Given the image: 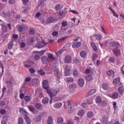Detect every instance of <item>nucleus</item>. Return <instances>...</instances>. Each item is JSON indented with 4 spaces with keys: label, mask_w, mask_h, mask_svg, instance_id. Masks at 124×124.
Segmentation results:
<instances>
[{
    "label": "nucleus",
    "mask_w": 124,
    "mask_h": 124,
    "mask_svg": "<svg viewBox=\"0 0 124 124\" xmlns=\"http://www.w3.org/2000/svg\"><path fill=\"white\" fill-rule=\"evenodd\" d=\"M117 48H115L113 50V52L114 54L116 56H119L120 54V51L119 49H118Z\"/></svg>",
    "instance_id": "obj_1"
},
{
    "label": "nucleus",
    "mask_w": 124,
    "mask_h": 124,
    "mask_svg": "<svg viewBox=\"0 0 124 124\" xmlns=\"http://www.w3.org/2000/svg\"><path fill=\"white\" fill-rule=\"evenodd\" d=\"M42 87L43 88L45 89L47 88V87H49L48 86V81L47 80H44L42 82Z\"/></svg>",
    "instance_id": "obj_2"
},
{
    "label": "nucleus",
    "mask_w": 124,
    "mask_h": 124,
    "mask_svg": "<svg viewBox=\"0 0 124 124\" xmlns=\"http://www.w3.org/2000/svg\"><path fill=\"white\" fill-rule=\"evenodd\" d=\"M111 46L115 48H118L120 46V44L118 42L113 41L111 42Z\"/></svg>",
    "instance_id": "obj_3"
},
{
    "label": "nucleus",
    "mask_w": 124,
    "mask_h": 124,
    "mask_svg": "<svg viewBox=\"0 0 124 124\" xmlns=\"http://www.w3.org/2000/svg\"><path fill=\"white\" fill-rule=\"evenodd\" d=\"M54 72L56 76L57 77V78L59 79L60 77L61 76V74L59 72V70L58 69H55L54 70Z\"/></svg>",
    "instance_id": "obj_4"
},
{
    "label": "nucleus",
    "mask_w": 124,
    "mask_h": 124,
    "mask_svg": "<svg viewBox=\"0 0 124 124\" xmlns=\"http://www.w3.org/2000/svg\"><path fill=\"white\" fill-rule=\"evenodd\" d=\"M81 43L80 42H76L73 44L72 46L73 48H78L81 46Z\"/></svg>",
    "instance_id": "obj_5"
},
{
    "label": "nucleus",
    "mask_w": 124,
    "mask_h": 124,
    "mask_svg": "<svg viewBox=\"0 0 124 124\" xmlns=\"http://www.w3.org/2000/svg\"><path fill=\"white\" fill-rule=\"evenodd\" d=\"M78 84L80 87H83L84 85V79L81 78H79L78 81Z\"/></svg>",
    "instance_id": "obj_6"
},
{
    "label": "nucleus",
    "mask_w": 124,
    "mask_h": 124,
    "mask_svg": "<svg viewBox=\"0 0 124 124\" xmlns=\"http://www.w3.org/2000/svg\"><path fill=\"white\" fill-rule=\"evenodd\" d=\"M41 60L42 63L44 64L48 63L49 61L46 56H44L41 58Z\"/></svg>",
    "instance_id": "obj_7"
},
{
    "label": "nucleus",
    "mask_w": 124,
    "mask_h": 124,
    "mask_svg": "<svg viewBox=\"0 0 124 124\" xmlns=\"http://www.w3.org/2000/svg\"><path fill=\"white\" fill-rule=\"evenodd\" d=\"M96 91V90L95 89H93L90 90L88 92V93L86 95V97H88L90 95H92L95 93Z\"/></svg>",
    "instance_id": "obj_8"
},
{
    "label": "nucleus",
    "mask_w": 124,
    "mask_h": 124,
    "mask_svg": "<svg viewBox=\"0 0 124 124\" xmlns=\"http://www.w3.org/2000/svg\"><path fill=\"white\" fill-rule=\"evenodd\" d=\"M62 103L60 102H57L55 103L54 106L55 108L58 109L61 108L62 105Z\"/></svg>",
    "instance_id": "obj_9"
},
{
    "label": "nucleus",
    "mask_w": 124,
    "mask_h": 124,
    "mask_svg": "<svg viewBox=\"0 0 124 124\" xmlns=\"http://www.w3.org/2000/svg\"><path fill=\"white\" fill-rule=\"evenodd\" d=\"M32 83L33 86H37L38 85L39 81L37 78L33 79L32 80Z\"/></svg>",
    "instance_id": "obj_10"
},
{
    "label": "nucleus",
    "mask_w": 124,
    "mask_h": 124,
    "mask_svg": "<svg viewBox=\"0 0 124 124\" xmlns=\"http://www.w3.org/2000/svg\"><path fill=\"white\" fill-rule=\"evenodd\" d=\"M73 74L74 76L77 77L78 76L79 73L78 70L76 69H74L73 70Z\"/></svg>",
    "instance_id": "obj_11"
},
{
    "label": "nucleus",
    "mask_w": 124,
    "mask_h": 124,
    "mask_svg": "<svg viewBox=\"0 0 124 124\" xmlns=\"http://www.w3.org/2000/svg\"><path fill=\"white\" fill-rule=\"evenodd\" d=\"M90 44L93 50L95 52H97L98 51L97 49L95 43L93 42H91L90 43Z\"/></svg>",
    "instance_id": "obj_12"
},
{
    "label": "nucleus",
    "mask_w": 124,
    "mask_h": 124,
    "mask_svg": "<svg viewBox=\"0 0 124 124\" xmlns=\"http://www.w3.org/2000/svg\"><path fill=\"white\" fill-rule=\"evenodd\" d=\"M2 13L6 16L8 17H9L11 16L12 14L11 12L9 10L7 11L6 12H2Z\"/></svg>",
    "instance_id": "obj_13"
},
{
    "label": "nucleus",
    "mask_w": 124,
    "mask_h": 124,
    "mask_svg": "<svg viewBox=\"0 0 124 124\" xmlns=\"http://www.w3.org/2000/svg\"><path fill=\"white\" fill-rule=\"evenodd\" d=\"M60 91V89L59 88H57L53 90L52 92L53 97V96L57 95Z\"/></svg>",
    "instance_id": "obj_14"
},
{
    "label": "nucleus",
    "mask_w": 124,
    "mask_h": 124,
    "mask_svg": "<svg viewBox=\"0 0 124 124\" xmlns=\"http://www.w3.org/2000/svg\"><path fill=\"white\" fill-rule=\"evenodd\" d=\"M85 80L88 81H90L93 79V77L92 75L89 74L87 76H85Z\"/></svg>",
    "instance_id": "obj_15"
},
{
    "label": "nucleus",
    "mask_w": 124,
    "mask_h": 124,
    "mask_svg": "<svg viewBox=\"0 0 124 124\" xmlns=\"http://www.w3.org/2000/svg\"><path fill=\"white\" fill-rule=\"evenodd\" d=\"M115 73V72L112 70H110L106 72V74L108 76L110 77L111 75H113Z\"/></svg>",
    "instance_id": "obj_16"
},
{
    "label": "nucleus",
    "mask_w": 124,
    "mask_h": 124,
    "mask_svg": "<svg viewBox=\"0 0 124 124\" xmlns=\"http://www.w3.org/2000/svg\"><path fill=\"white\" fill-rule=\"evenodd\" d=\"M71 58L70 56H66L65 58V62L67 63L70 62L71 61Z\"/></svg>",
    "instance_id": "obj_17"
},
{
    "label": "nucleus",
    "mask_w": 124,
    "mask_h": 124,
    "mask_svg": "<svg viewBox=\"0 0 124 124\" xmlns=\"http://www.w3.org/2000/svg\"><path fill=\"white\" fill-rule=\"evenodd\" d=\"M66 8H65L64 10L62 11H60L59 13V15L60 16H64V17L65 16V15L66 14L65 12H66Z\"/></svg>",
    "instance_id": "obj_18"
},
{
    "label": "nucleus",
    "mask_w": 124,
    "mask_h": 124,
    "mask_svg": "<svg viewBox=\"0 0 124 124\" xmlns=\"http://www.w3.org/2000/svg\"><path fill=\"white\" fill-rule=\"evenodd\" d=\"M45 89L46 90L47 93L49 95L50 97H53L52 92L51 91L49 87H47V88Z\"/></svg>",
    "instance_id": "obj_19"
},
{
    "label": "nucleus",
    "mask_w": 124,
    "mask_h": 124,
    "mask_svg": "<svg viewBox=\"0 0 124 124\" xmlns=\"http://www.w3.org/2000/svg\"><path fill=\"white\" fill-rule=\"evenodd\" d=\"M118 96V94L117 93L114 92L113 93L111 97L112 98L116 99L117 98Z\"/></svg>",
    "instance_id": "obj_20"
},
{
    "label": "nucleus",
    "mask_w": 124,
    "mask_h": 124,
    "mask_svg": "<svg viewBox=\"0 0 124 124\" xmlns=\"http://www.w3.org/2000/svg\"><path fill=\"white\" fill-rule=\"evenodd\" d=\"M99 105L101 107H104L107 106L106 102L104 101H101L99 104Z\"/></svg>",
    "instance_id": "obj_21"
},
{
    "label": "nucleus",
    "mask_w": 124,
    "mask_h": 124,
    "mask_svg": "<svg viewBox=\"0 0 124 124\" xmlns=\"http://www.w3.org/2000/svg\"><path fill=\"white\" fill-rule=\"evenodd\" d=\"M66 82H73L74 81V79L71 77H68L65 79Z\"/></svg>",
    "instance_id": "obj_22"
},
{
    "label": "nucleus",
    "mask_w": 124,
    "mask_h": 124,
    "mask_svg": "<svg viewBox=\"0 0 124 124\" xmlns=\"http://www.w3.org/2000/svg\"><path fill=\"white\" fill-rule=\"evenodd\" d=\"M69 88L76 89L77 87V85L75 83H73L69 85Z\"/></svg>",
    "instance_id": "obj_23"
},
{
    "label": "nucleus",
    "mask_w": 124,
    "mask_h": 124,
    "mask_svg": "<svg viewBox=\"0 0 124 124\" xmlns=\"http://www.w3.org/2000/svg\"><path fill=\"white\" fill-rule=\"evenodd\" d=\"M93 113L91 111L88 112L86 114V115L87 117L90 118L92 117L94 115Z\"/></svg>",
    "instance_id": "obj_24"
},
{
    "label": "nucleus",
    "mask_w": 124,
    "mask_h": 124,
    "mask_svg": "<svg viewBox=\"0 0 124 124\" xmlns=\"http://www.w3.org/2000/svg\"><path fill=\"white\" fill-rule=\"evenodd\" d=\"M49 100V98L47 97L44 98L42 100V102L43 104H46L48 103Z\"/></svg>",
    "instance_id": "obj_25"
},
{
    "label": "nucleus",
    "mask_w": 124,
    "mask_h": 124,
    "mask_svg": "<svg viewBox=\"0 0 124 124\" xmlns=\"http://www.w3.org/2000/svg\"><path fill=\"white\" fill-rule=\"evenodd\" d=\"M53 119L51 116H49L47 120L48 124H52L53 122Z\"/></svg>",
    "instance_id": "obj_26"
},
{
    "label": "nucleus",
    "mask_w": 124,
    "mask_h": 124,
    "mask_svg": "<svg viewBox=\"0 0 124 124\" xmlns=\"http://www.w3.org/2000/svg\"><path fill=\"white\" fill-rule=\"evenodd\" d=\"M34 42V39L33 38L29 39L27 40V43L29 44H31Z\"/></svg>",
    "instance_id": "obj_27"
},
{
    "label": "nucleus",
    "mask_w": 124,
    "mask_h": 124,
    "mask_svg": "<svg viewBox=\"0 0 124 124\" xmlns=\"http://www.w3.org/2000/svg\"><path fill=\"white\" fill-rule=\"evenodd\" d=\"M120 82V79L118 78H116L114 80L113 83L114 84H117Z\"/></svg>",
    "instance_id": "obj_28"
},
{
    "label": "nucleus",
    "mask_w": 124,
    "mask_h": 124,
    "mask_svg": "<svg viewBox=\"0 0 124 124\" xmlns=\"http://www.w3.org/2000/svg\"><path fill=\"white\" fill-rule=\"evenodd\" d=\"M63 119L62 117H59L57 118V122L58 124L62 123L63 121Z\"/></svg>",
    "instance_id": "obj_29"
},
{
    "label": "nucleus",
    "mask_w": 124,
    "mask_h": 124,
    "mask_svg": "<svg viewBox=\"0 0 124 124\" xmlns=\"http://www.w3.org/2000/svg\"><path fill=\"white\" fill-rule=\"evenodd\" d=\"M80 56L83 58H85L86 56V54L85 51H81L80 54Z\"/></svg>",
    "instance_id": "obj_30"
},
{
    "label": "nucleus",
    "mask_w": 124,
    "mask_h": 124,
    "mask_svg": "<svg viewBox=\"0 0 124 124\" xmlns=\"http://www.w3.org/2000/svg\"><path fill=\"white\" fill-rule=\"evenodd\" d=\"M119 92L121 94V95L123 94V93L124 92V89L122 86L120 87L118 89Z\"/></svg>",
    "instance_id": "obj_31"
},
{
    "label": "nucleus",
    "mask_w": 124,
    "mask_h": 124,
    "mask_svg": "<svg viewBox=\"0 0 124 124\" xmlns=\"http://www.w3.org/2000/svg\"><path fill=\"white\" fill-rule=\"evenodd\" d=\"M85 113V112L83 110H82L79 111L78 112V116H81L83 115Z\"/></svg>",
    "instance_id": "obj_32"
},
{
    "label": "nucleus",
    "mask_w": 124,
    "mask_h": 124,
    "mask_svg": "<svg viewBox=\"0 0 124 124\" xmlns=\"http://www.w3.org/2000/svg\"><path fill=\"white\" fill-rule=\"evenodd\" d=\"M48 58L52 60H54L55 59V58L53 56V54L49 53L48 54Z\"/></svg>",
    "instance_id": "obj_33"
},
{
    "label": "nucleus",
    "mask_w": 124,
    "mask_h": 124,
    "mask_svg": "<svg viewBox=\"0 0 124 124\" xmlns=\"http://www.w3.org/2000/svg\"><path fill=\"white\" fill-rule=\"evenodd\" d=\"M101 97L99 96H97L96 98L95 101L96 103L99 104L101 101Z\"/></svg>",
    "instance_id": "obj_34"
},
{
    "label": "nucleus",
    "mask_w": 124,
    "mask_h": 124,
    "mask_svg": "<svg viewBox=\"0 0 124 124\" xmlns=\"http://www.w3.org/2000/svg\"><path fill=\"white\" fill-rule=\"evenodd\" d=\"M102 87L105 90H108V85L107 84L105 83L102 84Z\"/></svg>",
    "instance_id": "obj_35"
},
{
    "label": "nucleus",
    "mask_w": 124,
    "mask_h": 124,
    "mask_svg": "<svg viewBox=\"0 0 124 124\" xmlns=\"http://www.w3.org/2000/svg\"><path fill=\"white\" fill-rule=\"evenodd\" d=\"M116 58L113 57H110L108 59V61L114 63L115 61Z\"/></svg>",
    "instance_id": "obj_36"
},
{
    "label": "nucleus",
    "mask_w": 124,
    "mask_h": 124,
    "mask_svg": "<svg viewBox=\"0 0 124 124\" xmlns=\"http://www.w3.org/2000/svg\"><path fill=\"white\" fill-rule=\"evenodd\" d=\"M72 73L71 70H65V75L68 76L70 75Z\"/></svg>",
    "instance_id": "obj_37"
},
{
    "label": "nucleus",
    "mask_w": 124,
    "mask_h": 124,
    "mask_svg": "<svg viewBox=\"0 0 124 124\" xmlns=\"http://www.w3.org/2000/svg\"><path fill=\"white\" fill-rule=\"evenodd\" d=\"M18 124H23V120L21 117H19L18 120Z\"/></svg>",
    "instance_id": "obj_38"
},
{
    "label": "nucleus",
    "mask_w": 124,
    "mask_h": 124,
    "mask_svg": "<svg viewBox=\"0 0 124 124\" xmlns=\"http://www.w3.org/2000/svg\"><path fill=\"white\" fill-rule=\"evenodd\" d=\"M62 8V7L61 6L60 4L56 5L55 7V9L56 11L61 10Z\"/></svg>",
    "instance_id": "obj_39"
},
{
    "label": "nucleus",
    "mask_w": 124,
    "mask_h": 124,
    "mask_svg": "<svg viewBox=\"0 0 124 124\" xmlns=\"http://www.w3.org/2000/svg\"><path fill=\"white\" fill-rule=\"evenodd\" d=\"M7 117L3 118L1 121L2 124H7Z\"/></svg>",
    "instance_id": "obj_40"
},
{
    "label": "nucleus",
    "mask_w": 124,
    "mask_h": 124,
    "mask_svg": "<svg viewBox=\"0 0 124 124\" xmlns=\"http://www.w3.org/2000/svg\"><path fill=\"white\" fill-rule=\"evenodd\" d=\"M74 110V108L73 106H70L68 112L69 113H72Z\"/></svg>",
    "instance_id": "obj_41"
},
{
    "label": "nucleus",
    "mask_w": 124,
    "mask_h": 124,
    "mask_svg": "<svg viewBox=\"0 0 124 124\" xmlns=\"http://www.w3.org/2000/svg\"><path fill=\"white\" fill-rule=\"evenodd\" d=\"M62 25V27H65L68 24V22L66 21H63L61 23Z\"/></svg>",
    "instance_id": "obj_42"
},
{
    "label": "nucleus",
    "mask_w": 124,
    "mask_h": 124,
    "mask_svg": "<svg viewBox=\"0 0 124 124\" xmlns=\"http://www.w3.org/2000/svg\"><path fill=\"white\" fill-rule=\"evenodd\" d=\"M25 119L27 124H31V121L28 117L27 116H25Z\"/></svg>",
    "instance_id": "obj_43"
},
{
    "label": "nucleus",
    "mask_w": 124,
    "mask_h": 124,
    "mask_svg": "<svg viewBox=\"0 0 124 124\" xmlns=\"http://www.w3.org/2000/svg\"><path fill=\"white\" fill-rule=\"evenodd\" d=\"M47 20L48 22L50 23H52L54 22V20L53 17H50L48 18Z\"/></svg>",
    "instance_id": "obj_44"
},
{
    "label": "nucleus",
    "mask_w": 124,
    "mask_h": 124,
    "mask_svg": "<svg viewBox=\"0 0 124 124\" xmlns=\"http://www.w3.org/2000/svg\"><path fill=\"white\" fill-rule=\"evenodd\" d=\"M28 107L30 111L32 113L35 110V108L33 106H28Z\"/></svg>",
    "instance_id": "obj_45"
},
{
    "label": "nucleus",
    "mask_w": 124,
    "mask_h": 124,
    "mask_svg": "<svg viewBox=\"0 0 124 124\" xmlns=\"http://www.w3.org/2000/svg\"><path fill=\"white\" fill-rule=\"evenodd\" d=\"M13 46V43L12 41H11L8 44V48L10 49L12 48V47Z\"/></svg>",
    "instance_id": "obj_46"
},
{
    "label": "nucleus",
    "mask_w": 124,
    "mask_h": 124,
    "mask_svg": "<svg viewBox=\"0 0 124 124\" xmlns=\"http://www.w3.org/2000/svg\"><path fill=\"white\" fill-rule=\"evenodd\" d=\"M108 120V118L107 117L105 116L102 117L101 121L102 123H104V122H106Z\"/></svg>",
    "instance_id": "obj_47"
},
{
    "label": "nucleus",
    "mask_w": 124,
    "mask_h": 124,
    "mask_svg": "<svg viewBox=\"0 0 124 124\" xmlns=\"http://www.w3.org/2000/svg\"><path fill=\"white\" fill-rule=\"evenodd\" d=\"M42 43L44 44V45L41 46L39 44V48H41L44 47L45 45H46L47 43H46L45 41L44 40H42Z\"/></svg>",
    "instance_id": "obj_48"
},
{
    "label": "nucleus",
    "mask_w": 124,
    "mask_h": 124,
    "mask_svg": "<svg viewBox=\"0 0 124 124\" xmlns=\"http://www.w3.org/2000/svg\"><path fill=\"white\" fill-rule=\"evenodd\" d=\"M61 100V98L59 97H55L54 99V100L55 101H60Z\"/></svg>",
    "instance_id": "obj_49"
},
{
    "label": "nucleus",
    "mask_w": 124,
    "mask_h": 124,
    "mask_svg": "<svg viewBox=\"0 0 124 124\" xmlns=\"http://www.w3.org/2000/svg\"><path fill=\"white\" fill-rule=\"evenodd\" d=\"M24 99L26 101H30L31 98L29 96H26L24 98Z\"/></svg>",
    "instance_id": "obj_50"
},
{
    "label": "nucleus",
    "mask_w": 124,
    "mask_h": 124,
    "mask_svg": "<svg viewBox=\"0 0 124 124\" xmlns=\"http://www.w3.org/2000/svg\"><path fill=\"white\" fill-rule=\"evenodd\" d=\"M63 52V51L62 50H60L57 53H56V54L57 56H59L60 54H61Z\"/></svg>",
    "instance_id": "obj_51"
},
{
    "label": "nucleus",
    "mask_w": 124,
    "mask_h": 124,
    "mask_svg": "<svg viewBox=\"0 0 124 124\" xmlns=\"http://www.w3.org/2000/svg\"><path fill=\"white\" fill-rule=\"evenodd\" d=\"M24 29V27L22 26H19L18 28V29L19 31L21 32Z\"/></svg>",
    "instance_id": "obj_52"
},
{
    "label": "nucleus",
    "mask_w": 124,
    "mask_h": 124,
    "mask_svg": "<svg viewBox=\"0 0 124 124\" xmlns=\"http://www.w3.org/2000/svg\"><path fill=\"white\" fill-rule=\"evenodd\" d=\"M39 73L42 76L44 75L45 74V72L43 71L42 70H39Z\"/></svg>",
    "instance_id": "obj_53"
},
{
    "label": "nucleus",
    "mask_w": 124,
    "mask_h": 124,
    "mask_svg": "<svg viewBox=\"0 0 124 124\" xmlns=\"http://www.w3.org/2000/svg\"><path fill=\"white\" fill-rule=\"evenodd\" d=\"M92 57V59L94 60L98 58V56L96 54H94L93 55V56Z\"/></svg>",
    "instance_id": "obj_54"
},
{
    "label": "nucleus",
    "mask_w": 124,
    "mask_h": 124,
    "mask_svg": "<svg viewBox=\"0 0 124 124\" xmlns=\"http://www.w3.org/2000/svg\"><path fill=\"white\" fill-rule=\"evenodd\" d=\"M44 4L43 1H41L40 2V4H39V7H40L41 8H43L44 6Z\"/></svg>",
    "instance_id": "obj_55"
},
{
    "label": "nucleus",
    "mask_w": 124,
    "mask_h": 124,
    "mask_svg": "<svg viewBox=\"0 0 124 124\" xmlns=\"http://www.w3.org/2000/svg\"><path fill=\"white\" fill-rule=\"evenodd\" d=\"M35 33V31L33 29H31L29 31V33L30 34L32 35Z\"/></svg>",
    "instance_id": "obj_56"
},
{
    "label": "nucleus",
    "mask_w": 124,
    "mask_h": 124,
    "mask_svg": "<svg viewBox=\"0 0 124 124\" xmlns=\"http://www.w3.org/2000/svg\"><path fill=\"white\" fill-rule=\"evenodd\" d=\"M6 112V111L5 110L1 109L0 110V113L1 114H4Z\"/></svg>",
    "instance_id": "obj_57"
},
{
    "label": "nucleus",
    "mask_w": 124,
    "mask_h": 124,
    "mask_svg": "<svg viewBox=\"0 0 124 124\" xmlns=\"http://www.w3.org/2000/svg\"><path fill=\"white\" fill-rule=\"evenodd\" d=\"M20 46L21 47L23 48L25 46V44L24 43L22 42L20 43Z\"/></svg>",
    "instance_id": "obj_58"
},
{
    "label": "nucleus",
    "mask_w": 124,
    "mask_h": 124,
    "mask_svg": "<svg viewBox=\"0 0 124 124\" xmlns=\"http://www.w3.org/2000/svg\"><path fill=\"white\" fill-rule=\"evenodd\" d=\"M58 32L57 31H54L53 32L52 35L54 36H57L58 35Z\"/></svg>",
    "instance_id": "obj_59"
},
{
    "label": "nucleus",
    "mask_w": 124,
    "mask_h": 124,
    "mask_svg": "<svg viewBox=\"0 0 124 124\" xmlns=\"http://www.w3.org/2000/svg\"><path fill=\"white\" fill-rule=\"evenodd\" d=\"M45 52V50H42L39 51V55H43Z\"/></svg>",
    "instance_id": "obj_60"
},
{
    "label": "nucleus",
    "mask_w": 124,
    "mask_h": 124,
    "mask_svg": "<svg viewBox=\"0 0 124 124\" xmlns=\"http://www.w3.org/2000/svg\"><path fill=\"white\" fill-rule=\"evenodd\" d=\"M8 2L10 4H13L15 2V0H9Z\"/></svg>",
    "instance_id": "obj_61"
},
{
    "label": "nucleus",
    "mask_w": 124,
    "mask_h": 124,
    "mask_svg": "<svg viewBox=\"0 0 124 124\" xmlns=\"http://www.w3.org/2000/svg\"><path fill=\"white\" fill-rule=\"evenodd\" d=\"M70 11L72 12L74 14H75L77 15H78V12H77V11L76 10H70Z\"/></svg>",
    "instance_id": "obj_62"
},
{
    "label": "nucleus",
    "mask_w": 124,
    "mask_h": 124,
    "mask_svg": "<svg viewBox=\"0 0 124 124\" xmlns=\"http://www.w3.org/2000/svg\"><path fill=\"white\" fill-rule=\"evenodd\" d=\"M79 61L77 58H75L74 60V63H77L79 62Z\"/></svg>",
    "instance_id": "obj_63"
},
{
    "label": "nucleus",
    "mask_w": 124,
    "mask_h": 124,
    "mask_svg": "<svg viewBox=\"0 0 124 124\" xmlns=\"http://www.w3.org/2000/svg\"><path fill=\"white\" fill-rule=\"evenodd\" d=\"M13 38L15 39H17L18 38V35L17 34H14L13 36Z\"/></svg>",
    "instance_id": "obj_64"
}]
</instances>
